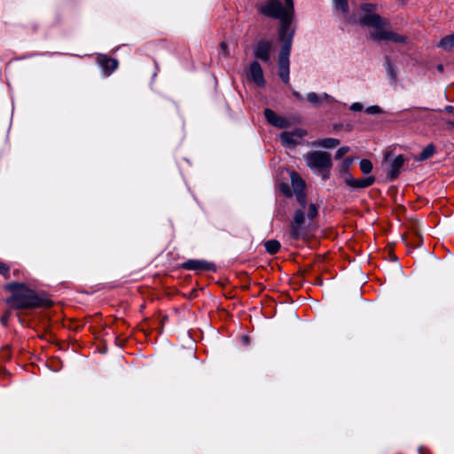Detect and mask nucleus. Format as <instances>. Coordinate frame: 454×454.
<instances>
[{
    "label": "nucleus",
    "instance_id": "5",
    "mask_svg": "<svg viewBox=\"0 0 454 454\" xmlns=\"http://www.w3.org/2000/svg\"><path fill=\"white\" fill-rule=\"evenodd\" d=\"M308 166L318 170L330 169L332 167L331 155L326 152L316 151L305 156Z\"/></svg>",
    "mask_w": 454,
    "mask_h": 454
},
{
    "label": "nucleus",
    "instance_id": "6",
    "mask_svg": "<svg viewBox=\"0 0 454 454\" xmlns=\"http://www.w3.org/2000/svg\"><path fill=\"white\" fill-rule=\"evenodd\" d=\"M273 46L270 41L262 40L254 44L253 51L256 59L267 62L270 59Z\"/></svg>",
    "mask_w": 454,
    "mask_h": 454
},
{
    "label": "nucleus",
    "instance_id": "29",
    "mask_svg": "<svg viewBox=\"0 0 454 454\" xmlns=\"http://www.w3.org/2000/svg\"><path fill=\"white\" fill-rule=\"evenodd\" d=\"M220 48H221V51H222V52H223V54L224 56H228L229 55L228 44L225 42H222L220 43Z\"/></svg>",
    "mask_w": 454,
    "mask_h": 454
},
{
    "label": "nucleus",
    "instance_id": "26",
    "mask_svg": "<svg viewBox=\"0 0 454 454\" xmlns=\"http://www.w3.org/2000/svg\"><path fill=\"white\" fill-rule=\"evenodd\" d=\"M366 113L369 114H378L381 113V109L378 106H372L366 108Z\"/></svg>",
    "mask_w": 454,
    "mask_h": 454
},
{
    "label": "nucleus",
    "instance_id": "9",
    "mask_svg": "<svg viewBox=\"0 0 454 454\" xmlns=\"http://www.w3.org/2000/svg\"><path fill=\"white\" fill-rule=\"evenodd\" d=\"M305 134L306 132L302 129H295L294 131L282 133L280 139L285 145L292 146L299 144Z\"/></svg>",
    "mask_w": 454,
    "mask_h": 454
},
{
    "label": "nucleus",
    "instance_id": "17",
    "mask_svg": "<svg viewBox=\"0 0 454 454\" xmlns=\"http://www.w3.org/2000/svg\"><path fill=\"white\" fill-rule=\"evenodd\" d=\"M340 145V140L336 138H324L315 142V145L325 148H334Z\"/></svg>",
    "mask_w": 454,
    "mask_h": 454
},
{
    "label": "nucleus",
    "instance_id": "16",
    "mask_svg": "<svg viewBox=\"0 0 454 454\" xmlns=\"http://www.w3.org/2000/svg\"><path fill=\"white\" fill-rule=\"evenodd\" d=\"M307 100L313 106H319L324 101H333L332 98L327 93L317 95L315 92L308 93Z\"/></svg>",
    "mask_w": 454,
    "mask_h": 454
},
{
    "label": "nucleus",
    "instance_id": "10",
    "mask_svg": "<svg viewBox=\"0 0 454 454\" xmlns=\"http://www.w3.org/2000/svg\"><path fill=\"white\" fill-rule=\"evenodd\" d=\"M294 30L289 27V23H283L279 32V38L283 42L281 51H285L287 48L288 54H290Z\"/></svg>",
    "mask_w": 454,
    "mask_h": 454
},
{
    "label": "nucleus",
    "instance_id": "21",
    "mask_svg": "<svg viewBox=\"0 0 454 454\" xmlns=\"http://www.w3.org/2000/svg\"><path fill=\"white\" fill-rule=\"evenodd\" d=\"M434 153V146L433 145H427L423 151L421 152L420 155L418 157V160H423L430 158Z\"/></svg>",
    "mask_w": 454,
    "mask_h": 454
},
{
    "label": "nucleus",
    "instance_id": "28",
    "mask_svg": "<svg viewBox=\"0 0 454 454\" xmlns=\"http://www.w3.org/2000/svg\"><path fill=\"white\" fill-rule=\"evenodd\" d=\"M344 180H345V183L349 185V186H353L354 183H355V179L351 176V175L349 173H345L344 174Z\"/></svg>",
    "mask_w": 454,
    "mask_h": 454
},
{
    "label": "nucleus",
    "instance_id": "32",
    "mask_svg": "<svg viewBox=\"0 0 454 454\" xmlns=\"http://www.w3.org/2000/svg\"><path fill=\"white\" fill-rule=\"evenodd\" d=\"M294 95L298 99H301L302 98L301 95L299 92H294Z\"/></svg>",
    "mask_w": 454,
    "mask_h": 454
},
{
    "label": "nucleus",
    "instance_id": "1",
    "mask_svg": "<svg viewBox=\"0 0 454 454\" xmlns=\"http://www.w3.org/2000/svg\"><path fill=\"white\" fill-rule=\"evenodd\" d=\"M377 5L373 4H363L361 5L362 14L358 23L372 28L370 35L374 40H385L397 43H406L404 35H398L388 28V22L376 13Z\"/></svg>",
    "mask_w": 454,
    "mask_h": 454
},
{
    "label": "nucleus",
    "instance_id": "7",
    "mask_svg": "<svg viewBox=\"0 0 454 454\" xmlns=\"http://www.w3.org/2000/svg\"><path fill=\"white\" fill-rule=\"evenodd\" d=\"M289 55L286 48L285 51H280L278 59L279 76L286 83L289 82Z\"/></svg>",
    "mask_w": 454,
    "mask_h": 454
},
{
    "label": "nucleus",
    "instance_id": "25",
    "mask_svg": "<svg viewBox=\"0 0 454 454\" xmlns=\"http://www.w3.org/2000/svg\"><path fill=\"white\" fill-rule=\"evenodd\" d=\"M349 152V147L348 146H342L340 148L338 149V151L336 152V154H335V158L336 159H340L342 158L346 153H348Z\"/></svg>",
    "mask_w": 454,
    "mask_h": 454
},
{
    "label": "nucleus",
    "instance_id": "8",
    "mask_svg": "<svg viewBox=\"0 0 454 454\" xmlns=\"http://www.w3.org/2000/svg\"><path fill=\"white\" fill-rule=\"evenodd\" d=\"M247 78L258 86H263L265 84L262 69L257 61H253L250 64Z\"/></svg>",
    "mask_w": 454,
    "mask_h": 454
},
{
    "label": "nucleus",
    "instance_id": "15",
    "mask_svg": "<svg viewBox=\"0 0 454 454\" xmlns=\"http://www.w3.org/2000/svg\"><path fill=\"white\" fill-rule=\"evenodd\" d=\"M290 178L293 189L296 193V196L298 193H303L305 184L301 177L297 173L292 171L290 172Z\"/></svg>",
    "mask_w": 454,
    "mask_h": 454
},
{
    "label": "nucleus",
    "instance_id": "19",
    "mask_svg": "<svg viewBox=\"0 0 454 454\" xmlns=\"http://www.w3.org/2000/svg\"><path fill=\"white\" fill-rule=\"evenodd\" d=\"M439 46L445 50H450L451 48H453L454 47V33L443 37L440 41Z\"/></svg>",
    "mask_w": 454,
    "mask_h": 454
},
{
    "label": "nucleus",
    "instance_id": "18",
    "mask_svg": "<svg viewBox=\"0 0 454 454\" xmlns=\"http://www.w3.org/2000/svg\"><path fill=\"white\" fill-rule=\"evenodd\" d=\"M374 177L369 176L362 179H355V183L352 187L354 188H365L372 185L374 183Z\"/></svg>",
    "mask_w": 454,
    "mask_h": 454
},
{
    "label": "nucleus",
    "instance_id": "13",
    "mask_svg": "<svg viewBox=\"0 0 454 454\" xmlns=\"http://www.w3.org/2000/svg\"><path fill=\"white\" fill-rule=\"evenodd\" d=\"M184 268L192 270H209L214 269V265L202 260H189L184 263Z\"/></svg>",
    "mask_w": 454,
    "mask_h": 454
},
{
    "label": "nucleus",
    "instance_id": "24",
    "mask_svg": "<svg viewBox=\"0 0 454 454\" xmlns=\"http://www.w3.org/2000/svg\"><path fill=\"white\" fill-rule=\"evenodd\" d=\"M352 162H353L352 159L348 158V159L344 160L340 165V171L344 172V174L347 173L348 169L350 167V165L352 164Z\"/></svg>",
    "mask_w": 454,
    "mask_h": 454
},
{
    "label": "nucleus",
    "instance_id": "30",
    "mask_svg": "<svg viewBox=\"0 0 454 454\" xmlns=\"http://www.w3.org/2000/svg\"><path fill=\"white\" fill-rule=\"evenodd\" d=\"M350 109L352 111H361L363 110V105L361 103H358V102H356V103H353L351 106H350Z\"/></svg>",
    "mask_w": 454,
    "mask_h": 454
},
{
    "label": "nucleus",
    "instance_id": "27",
    "mask_svg": "<svg viewBox=\"0 0 454 454\" xmlns=\"http://www.w3.org/2000/svg\"><path fill=\"white\" fill-rule=\"evenodd\" d=\"M9 266L3 262H0V273L5 278L9 277Z\"/></svg>",
    "mask_w": 454,
    "mask_h": 454
},
{
    "label": "nucleus",
    "instance_id": "20",
    "mask_svg": "<svg viewBox=\"0 0 454 454\" xmlns=\"http://www.w3.org/2000/svg\"><path fill=\"white\" fill-rule=\"evenodd\" d=\"M264 247L268 253L274 254L279 250L280 244L278 240L271 239L265 242Z\"/></svg>",
    "mask_w": 454,
    "mask_h": 454
},
{
    "label": "nucleus",
    "instance_id": "12",
    "mask_svg": "<svg viewBox=\"0 0 454 454\" xmlns=\"http://www.w3.org/2000/svg\"><path fill=\"white\" fill-rule=\"evenodd\" d=\"M264 115L267 121L275 127L283 129L288 126V121L285 118L278 116L270 109H265Z\"/></svg>",
    "mask_w": 454,
    "mask_h": 454
},
{
    "label": "nucleus",
    "instance_id": "11",
    "mask_svg": "<svg viewBox=\"0 0 454 454\" xmlns=\"http://www.w3.org/2000/svg\"><path fill=\"white\" fill-rule=\"evenodd\" d=\"M97 62L102 67L106 75H109L118 67L116 59L108 58L106 55H98L97 57Z\"/></svg>",
    "mask_w": 454,
    "mask_h": 454
},
{
    "label": "nucleus",
    "instance_id": "33",
    "mask_svg": "<svg viewBox=\"0 0 454 454\" xmlns=\"http://www.w3.org/2000/svg\"><path fill=\"white\" fill-rule=\"evenodd\" d=\"M450 125L451 126V128L454 129V121L453 122H450Z\"/></svg>",
    "mask_w": 454,
    "mask_h": 454
},
{
    "label": "nucleus",
    "instance_id": "2",
    "mask_svg": "<svg viewBox=\"0 0 454 454\" xmlns=\"http://www.w3.org/2000/svg\"><path fill=\"white\" fill-rule=\"evenodd\" d=\"M297 203L291 223V235L294 239H299L304 229L310 226L319 208L318 205L309 201L304 193H298Z\"/></svg>",
    "mask_w": 454,
    "mask_h": 454
},
{
    "label": "nucleus",
    "instance_id": "3",
    "mask_svg": "<svg viewBox=\"0 0 454 454\" xmlns=\"http://www.w3.org/2000/svg\"><path fill=\"white\" fill-rule=\"evenodd\" d=\"M7 288L12 293L8 300L11 307L15 309H31L37 307H49L51 301L38 296L33 290L26 285L20 283H11Z\"/></svg>",
    "mask_w": 454,
    "mask_h": 454
},
{
    "label": "nucleus",
    "instance_id": "14",
    "mask_svg": "<svg viewBox=\"0 0 454 454\" xmlns=\"http://www.w3.org/2000/svg\"><path fill=\"white\" fill-rule=\"evenodd\" d=\"M404 161L405 159L403 155H398L393 160L387 172V175L391 180H394L398 176L400 169L402 168Z\"/></svg>",
    "mask_w": 454,
    "mask_h": 454
},
{
    "label": "nucleus",
    "instance_id": "31",
    "mask_svg": "<svg viewBox=\"0 0 454 454\" xmlns=\"http://www.w3.org/2000/svg\"><path fill=\"white\" fill-rule=\"evenodd\" d=\"M445 111L448 112V113H452L454 111V107L451 106H447L445 107Z\"/></svg>",
    "mask_w": 454,
    "mask_h": 454
},
{
    "label": "nucleus",
    "instance_id": "4",
    "mask_svg": "<svg viewBox=\"0 0 454 454\" xmlns=\"http://www.w3.org/2000/svg\"><path fill=\"white\" fill-rule=\"evenodd\" d=\"M282 5L278 0H269L262 7V12L269 17L277 18L282 23H290L294 15V0H284Z\"/></svg>",
    "mask_w": 454,
    "mask_h": 454
},
{
    "label": "nucleus",
    "instance_id": "22",
    "mask_svg": "<svg viewBox=\"0 0 454 454\" xmlns=\"http://www.w3.org/2000/svg\"><path fill=\"white\" fill-rule=\"evenodd\" d=\"M334 7L336 10L341 12L342 13H348V0H333Z\"/></svg>",
    "mask_w": 454,
    "mask_h": 454
},
{
    "label": "nucleus",
    "instance_id": "23",
    "mask_svg": "<svg viewBox=\"0 0 454 454\" xmlns=\"http://www.w3.org/2000/svg\"><path fill=\"white\" fill-rule=\"evenodd\" d=\"M359 165L362 172L364 174H369L372 170V163L369 160H362Z\"/></svg>",
    "mask_w": 454,
    "mask_h": 454
}]
</instances>
